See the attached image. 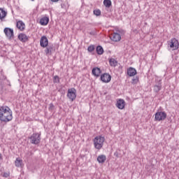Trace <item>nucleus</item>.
<instances>
[{
	"instance_id": "obj_1",
	"label": "nucleus",
	"mask_w": 179,
	"mask_h": 179,
	"mask_svg": "<svg viewBox=\"0 0 179 179\" xmlns=\"http://www.w3.org/2000/svg\"><path fill=\"white\" fill-rule=\"evenodd\" d=\"M13 116L12 115V110L10 108L5 106H0V121L1 122H9L12 121Z\"/></svg>"
},
{
	"instance_id": "obj_2",
	"label": "nucleus",
	"mask_w": 179,
	"mask_h": 179,
	"mask_svg": "<svg viewBox=\"0 0 179 179\" xmlns=\"http://www.w3.org/2000/svg\"><path fill=\"white\" fill-rule=\"evenodd\" d=\"M104 141H106V138H104L103 136L95 137L94 139V146L95 149L100 150V149H101L104 145Z\"/></svg>"
},
{
	"instance_id": "obj_3",
	"label": "nucleus",
	"mask_w": 179,
	"mask_h": 179,
	"mask_svg": "<svg viewBox=\"0 0 179 179\" xmlns=\"http://www.w3.org/2000/svg\"><path fill=\"white\" fill-rule=\"evenodd\" d=\"M30 143L32 145H38L40 143V141H41V137L40 136V134L34 133L30 137Z\"/></svg>"
},
{
	"instance_id": "obj_4",
	"label": "nucleus",
	"mask_w": 179,
	"mask_h": 179,
	"mask_svg": "<svg viewBox=\"0 0 179 179\" xmlns=\"http://www.w3.org/2000/svg\"><path fill=\"white\" fill-rule=\"evenodd\" d=\"M167 118V113L163 111H159L155 113V121H164Z\"/></svg>"
},
{
	"instance_id": "obj_5",
	"label": "nucleus",
	"mask_w": 179,
	"mask_h": 179,
	"mask_svg": "<svg viewBox=\"0 0 179 179\" xmlns=\"http://www.w3.org/2000/svg\"><path fill=\"white\" fill-rule=\"evenodd\" d=\"M67 97L70 100H71V101H73V100L76 99V89L75 88L69 89L67 92Z\"/></svg>"
},
{
	"instance_id": "obj_6",
	"label": "nucleus",
	"mask_w": 179,
	"mask_h": 179,
	"mask_svg": "<svg viewBox=\"0 0 179 179\" xmlns=\"http://www.w3.org/2000/svg\"><path fill=\"white\" fill-rule=\"evenodd\" d=\"M169 45L171 47V48H173V50H178L179 43H178V41L176 38H172L170 41Z\"/></svg>"
},
{
	"instance_id": "obj_7",
	"label": "nucleus",
	"mask_w": 179,
	"mask_h": 179,
	"mask_svg": "<svg viewBox=\"0 0 179 179\" xmlns=\"http://www.w3.org/2000/svg\"><path fill=\"white\" fill-rule=\"evenodd\" d=\"M3 31L8 40L13 38V29L6 27L4 29Z\"/></svg>"
},
{
	"instance_id": "obj_8",
	"label": "nucleus",
	"mask_w": 179,
	"mask_h": 179,
	"mask_svg": "<svg viewBox=\"0 0 179 179\" xmlns=\"http://www.w3.org/2000/svg\"><path fill=\"white\" fill-rule=\"evenodd\" d=\"M100 79L101 82H103V83H108L109 82H111V76L107 73H105L101 75Z\"/></svg>"
},
{
	"instance_id": "obj_9",
	"label": "nucleus",
	"mask_w": 179,
	"mask_h": 179,
	"mask_svg": "<svg viewBox=\"0 0 179 179\" xmlns=\"http://www.w3.org/2000/svg\"><path fill=\"white\" fill-rule=\"evenodd\" d=\"M40 45L43 48H47L48 46V38H47V36H43L41 38Z\"/></svg>"
},
{
	"instance_id": "obj_10",
	"label": "nucleus",
	"mask_w": 179,
	"mask_h": 179,
	"mask_svg": "<svg viewBox=\"0 0 179 179\" xmlns=\"http://www.w3.org/2000/svg\"><path fill=\"white\" fill-rule=\"evenodd\" d=\"M156 84L154 85V92L159 93L162 90V80L157 79L155 80Z\"/></svg>"
},
{
	"instance_id": "obj_11",
	"label": "nucleus",
	"mask_w": 179,
	"mask_h": 179,
	"mask_svg": "<svg viewBox=\"0 0 179 179\" xmlns=\"http://www.w3.org/2000/svg\"><path fill=\"white\" fill-rule=\"evenodd\" d=\"M18 39L22 43H27V41H29V36L25 34L21 33L18 35Z\"/></svg>"
},
{
	"instance_id": "obj_12",
	"label": "nucleus",
	"mask_w": 179,
	"mask_h": 179,
	"mask_svg": "<svg viewBox=\"0 0 179 179\" xmlns=\"http://www.w3.org/2000/svg\"><path fill=\"white\" fill-rule=\"evenodd\" d=\"M116 106L119 110H124L125 108V101L124 99H119L117 101Z\"/></svg>"
},
{
	"instance_id": "obj_13",
	"label": "nucleus",
	"mask_w": 179,
	"mask_h": 179,
	"mask_svg": "<svg viewBox=\"0 0 179 179\" xmlns=\"http://www.w3.org/2000/svg\"><path fill=\"white\" fill-rule=\"evenodd\" d=\"M110 40L112 41H120L121 40V35L118 33H113L110 35Z\"/></svg>"
},
{
	"instance_id": "obj_14",
	"label": "nucleus",
	"mask_w": 179,
	"mask_h": 179,
	"mask_svg": "<svg viewBox=\"0 0 179 179\" xmlns=\"http://www.w3.org/2000/svg\"><path fill=\"white\" fill-rule=\"evenodd\" d=\"M106 160H107V157H106L104 155H101L97 157V162L100 164H103V163H106Z\"/></svg>"
},
{
	"instance_id": "obj_15",
	"label": "nucleus",
	"mask_w": 179,
	"mask_h": 179,
	"mask_svg": "<svg viewBox=\"0 0 179 179\" xmlns=\"http://www.w3.org/2000/svg\"><path fill=\"white\" fill-rule=\"evenodd\" d=\"M92 73L94 76L99 78V76H100V73H101V70H100V68L95 67L92 69Z\"/></svg>"
},
{
	"instance_id": "obj_16",
	"label": "nucleus",
	"mask_w": 179,
	"mask_h": 179,
	"mask_svg": "<svg viewBox=\"0 0 179 179\" xmlns=\"http://www.w3.org/2000/svg\"><path fill=\"white\" fill-rule=\"evenodd\" d=\"M54 51V45H48L45 50V52L46 55H48V54H52V52Z\"/></svg>"
},
{
	"instance_id": "obj_17",
	"label": "nucleus",
	"mask_w": 179,
	"mask_h": 179,
	"mask_svg": "<svg viewBox=\"0 0 179 179\" xmlns=\"http://www.w3.org/2000/svg\"><path fill=\"white\" fill-rule=\"evenodd\" d=\"M25 26L26 25H24V23L23 22V21L20 20V21L17 22L16 27L21 31H23V30H24Z\"/></svg>"
},
{
	"instance_id": "obj_18",
	"label": "nucleus",
	"mask_w": 179,
	"mask_h": 179,
	"mask_svg": "<svg viewBox=\"0 0 179 179\" xmlns=\"http://www.w3.org/2000/svg\"><path fill=\"white\" fill-rule=\"evenodd\" d=\"M48 22H50L48 17H44L40 20V24L41 26H47V24H48Z\"/></svg>"
},
{
	"instance_id": "obj_19",
	"label": "nucleus",
	"mask_w": 179,
	"mask_h": 179,
	"mask_svg": "<svg viewBox=\"0 0 179 179\" xmlns=\"http://www.w3.org/2000/svg\"><path fill=\"white\" fill-rule=\"evenodd\" d=\"M136 74V69H135L134 68L129 67L127 69V75H129V76H135Z\"/></svg>"
},
{
	"instance_id": "obj_20",
	"label": "nucleus",
	"mask_w": 179,
	"mask_h": 179,
	"mask_svg": "<svg viewBox=\"0 0 179 179\" xmlns=\"http://www.w3.org/2000/svg\"><path fill=\"white\" fill-rule=\"evenodd\" d=\"M6 15H8V13L5 11L3 8H0V20L5 19V17H6Z\"/></svg>"
},
{
	"instance_id": "obj_21",
	"label": "nucleus",
	"mask_w": 179,
	"mask_h": 179,
	"mask_svg": "<svg viewBox=\"0 0 179 179\" xmlns=\"http://www.w3.org/2000/svg\"><path fill=\"white\" fill-rule=\"evenodd\" d=\"M96 53L98 55H103V53L104 52V50L103 49V47L98 45L96 48Z\"/></svg>"
},
{
	"instance_id": "obj_22",
	"label": "nucleus",
	"mask_w": 179,
	"mask_h": 179,
	"mask_svg": "<svg viewBox=\"0 0 179 179\" xmlns=\"http://www.w3.org/2000/svg\"><path fill=\"white\" fill-rule=\"evenodd\" d=\"M109 64H110V66H117L118 63L117 62V60H115L114 59H110L109 60Z\"/></svg>"
},
{
	"instance_id": "obj_23",
	"label": "nucleus",
	"mask_w": 179,
	"mask_h": 179,
	"mask_svg": "<svg viewBox=\"0 0 179 179\" xmlns=\"http://www.w3.org/2000/svg\"><path fill=\"white\" fill-rule=\"evenodd\" d=\"M103 5L106 6V8H110V6L112 5L111 0H104Z\"/></svg>"
},
{
	"instance_id": "obj_24",
	"label": "nucleus",
	"mask_w": 179,
	"mask_h": 179,
	"mask_svg": "<svg viewBox=\"0 0 179 179\" xmlns=\"http://www.w3.org/2000/svg\"><path fill=\"white\" fill-rule=\"evenodd\" d=\"M22 163H23V161L19 159V158L16 159V160H15L16 167H22Z\"/></svg>"
},
{
	"instance_id": "obj_25",
	"label": "nucleus",
	"mask_w": 179,
	"mask_h": 179,
	"mask_svg": "<svg viewBox=\"0 0 179 179\" xmlns=\"http://www.w3.org/2000/svg\"><path fill=\"white\" fill-rule=\"evenodd\" d=\"M93 13L95 16H100L101 15V10L100 9L94 10Z\"/></svg>"
},
{
	"instance_id": "obj_26",
	"label": "nucleus",
	"mask_w": 179,
	"mask_h": 179,
	"mask_svg": "<svg viewBox=\"0 0 179 179\" xmlns=\"http://www.w3.org/2000/svg\"><path fill=\"white\" fill-rule=\"evenodd\" d=\"M53 83H59V76H55L53 78Z\"/></svg>"
},
{
	"instance_id": "obj_27",
	"label": "nucleus",
	"mask_w": 179,
	"mask_h": 179,
	"mask_svg": "<svg viewBox=\"0 0 179 179\" xmlns=\"http://www.w3.org/2000/svg\"><path fill=\"white\" fill-rule=\"evenodd\" d=\"M138 82H139V77L136 76V77H134V78L132 79L131 83H132L133 85H136V83H137Z\"/></svg>"
},
{
	"instance_id": "obj_28",
	"label": "nucleus",
	"mask_w": 179,
	"mask_h": 179,
	"mask_svg": "<svg viewBox=\"0 0 179 179\" xmlns=\"http://www.w3.org/2000/svg\"><path fill=\"white\" fill-rule=\"evenodd\" d=\"M3 80H6V76H2L1 77H0V85H2Z\"/></svg>"
},
{
	"instance_id": "obj_29",
	"label": "nucleus",
	"mask_w": 179,
	"mask_h": 179,
	"mask_svg": "<svg viewBox=\"0 0 179 179\" xmlns=\"http://www.w3.org/2000/svg\"><path fill=\"white\" fill-rule=\"evenodd\" d=\"M55 107V106H54L53 103H50V105H49V111H52V110H54Z\"/></svg>"
},
{
	"instance_id": "obj_30",
	"label": "nucleus",
	"mask_w": 179,
	"mask_h": 179,
	"mask_svg": "<svg viewBox=\"0 0 179 179\" xmlns=\"http://www.w3.org/2000/svg\"><path fill=\"white\" fill-rule=\"evenodd\" d=\"M95 48H95L94 45H90V52H92V51H94Z\"/></svg>"
},
{
	"instance_id": "obj_31",
	"label": "nucleus",
	"mask_w": 179,
	"mask_h": 179,
	"mask_svg": "<svg viewBox=\"0 0 179 179\" xmlns=\"http://www.w3.org/2000/svg\"><path fill=\"white\" fill-rule=\"evenodd\" d=\"M61 8H62V9H66V5L65 3H62Z\"/></svg>"
},
{
	"instance_id": "obj_32",
	"label": "nucleus",
	"mask_w": 179,
	"mask_h": 179,
	"mask_svg": "<svg viewBox=\"0 0 179 179\" xmlns=\"http://www.w3.org/2000/svg\"><path fill=\"white\" fill-rule=\"evenodd\" d=\"M3 177H4L5 178H8V177H9V173H4L3 175Z\"/></svg>"
},
{
	"instance_id": "obj_33",
	"label": "nucleus",
	"mask_w": 179,
	"mask_h": 179,
	"mask_svg": "<svg viewBox=\"0 0 179 179\" xmlns=\"http://www.w3.org/2000/svg\"><path fill=\"white\" fill-rule=\"evenodd\" d=\"M114 155H115V156H116V157H119L117 152H115Z\"/></svg>"
},
{
	"instance_id": "obj_34",
	"label": "nucleus",
	"mask_w": 179,
	"mask_h": 179,
	"mask_svg": "<svg viewBox=\"0 0 179 179\" xmlns=\"http://www.w3.org/2000/svg\"><path fill=\"white\" fill-rule=\"evenodd\" d=\"M3 157H2V154L0 153V160H3Z\"/></svg>"
},
{
	"instance_id": "obj_35",
	"label": "nucleus",
	"mask_w": 179,
	"mask_h": 179,
	"mask_svg": "<svg viewBox=\"0 0 179 179\" xmlns=\"http://www.w3.org/2000/svg\"><path fill=\"white\" fill-rule=\"evenodd\" d=\"M52 2H58L59 0H50Z\"/></svg>"
},
{
	"instance_id": "obj_36",
	"label": "nucleus",
	"mask_w": 179,
	"mask_h": 179,
	"mask_svg": "<svg viewBox=\"0 0 179 179\" xmlns=\"http://www.w3.org/2000/svg\"><path fill=\"white\" fill-rule=\"evenodd\" d=\"M87 51H88L89 52H90V46H88V48H87Z\"/></svg>"
},
{
	"instance_id": "obj_37",
	"label": "nucleus",
	"mask_w": 179,
	"mask_h": 179,
	"mask_svg": "<svg viewBox=\"0 0 179 179\" xmlns=\"http://www.w3.org/2000/svg\"><path fill=\"white\" fill-rule=\"evenodd\" d=\"M90 34H93V36H94V34H96V32H91Z\"/></svg>"
},
{
	"instance_id": "obj_38",
	"label": "nucleus",
	"mask_w": 179,
	"mask_h": 179,
	"mask_svg": "<svg viewBox=\"0 0 179 179\" xmlns=\"http://www.w3.org/2000/svg\"><path fill=\"white\" fill-rule=\"evenodd\" d=\"M31 1H34V0H31Z\"/></svg>"
}]
</instances>
